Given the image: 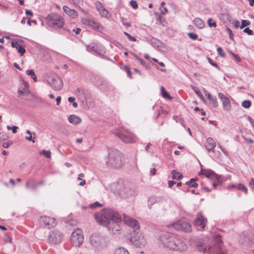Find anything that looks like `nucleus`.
<instances>
[{
    "label": "nucleus",
    "instance_id": "b1692460",
    "mask_svg": "<svg viewBox=\"0 0 254 254\" xmlns=\"http://www.w3.org/2000/svg\"><path fill=\"white\" fill-rule=\"evenodd\" d=\"M68 121L71 124L77 125L81 122V119L78 116L71 115L68 117Z\"/></svg>",
    "mask_w": 254,
    "mask_h": 254
},
{
    "label": "nucleus",
    "instance_id": "0eeeda50",
    "mask_svg": "<svg viewBox=\"0 0 254 254\" xmlns=\"http://www.w3.org/2000/svg\"><path fill=\"white\" fill-rule=\"evenodd\" d=\"M133 233L132 236L129 239L131 244L137 247H141L142 246H144L146 244V240L143 234L136 232L135 230H133Z\"/></svg>",
    "mask_w": 254,
    "mask_h": 254
},
{
    "label": "nucleus",
    "instance_id": "774afa93",
    "mask_svg": "<svg viewBox=\"0 0 254 254\" xmlns=\"http://www.w3.org/2000/svg\"><path fill=\"white\" fill-rule=\"evenodd\" d=\"M176 184V182L174 181H168V186L169 188H172L174 184Z\"/></svg>",
    "mask_w": 254,
    "mask_h": 254
},
{
    "label": "nucleus",
    "instance_id": "49530a36",
    "mask_svg": "<svg viewBox=\"0 0 254 254\" xmlns=\"http://www.w3.org/2000/svg\"><path fill=\"white\" fill-rule=\"evenodd\" d=\"M217 51L218 54L222 57L225 58L226 56L225 53L223 52V50L221 47H218L217 49Z\"/></svg>",
    "mask_w": 254,
    "mask_h": 254
},
{
    "label": "nucleus",
    "instance_id": "7c9ffc66",
    "mask_svg": "<svg viewBox=\"0 0 254 254\" xmlns=\"http://www.w3.org/2000/svg\"><path fill=\"white\" fill-rule=\"evenodd\" d=\"M155 48H157L158 50L161 51H165L167 49L166 45L160 40H159L158 44Z\"/></svg>",
    "mask_w": 254,
    "mask_h": 254
},
{
    "label": "nucleus",
    "instance_id": "4c0bfd02",
    "mask_svg": "<svg viewBox=\"0 0 254 254\" xmlns=\"http://www.w3.org/2000/svg\"><path fill=\"white\" fill-rule=\"evenodd\" d=\"M251 102L250 100H245L242 102V106L246 109H249L251 107Z\"/></svg>",
    "mask_w": 254,
    "mask_h": 254
},
{
    "label": "nucleus",
    "instance_id": "13d9d810",
    "mask_svg": "<svg viewBox=\"0 0 254 254\" xmlns=\"http://www.w3.org/2000/svg\"><path fill=\"white\" fill-rule=\"evenodd\" d=\"M125 69L126 71L127 72L128 76L129 78H132V77H131V71L130 70L128 66H126L125 67Z\"/></svg>",
    "mask_w": 254,
    "mask_h": 254
},
{
    "label": "nucleus",
    "instance_id": "3c124183",
    "mask_svg": "<svg viewBox=\"0 0 254 254\" xmlns=\"http://www.w3.org/2000/svg\"><path fill=\"white\" fill-rule=\"evenodd\" d=\"M226 31L227 32V33L229 34L230 39H231L232 40H234L233 34L232 33V31L229 28H227L226 29Z\"/></svg>",
    "mask_w": 254,
    "mask_h": 254
},
{
    "label": "nucleus",
    "instance_id": "6e6d98bb",
    "mask_svg": "<svg viewBox=\"0 0 254 254\" xmlns=\"http://www.w3.org/2000/svg\"><path fill=\"white\" fill-rule=\"evenodd\" d=\"M231 54L233 56V57L235 58V59L238 62H241V59L240 57H239L237 55L233 53L232 52H230Z\"/></svg>",
    "mask_w": 254,
    "mask_h": 254
},
{
    "label": "nucleus",
    "instance_id": "4d7b16f0",
    "mask_svg": "<svg viewBox=\"0 0 254 254\" xmlns=\"http://www.w3.org/2000/svg\"><path fill=\"white\" fill-rule=\"evenodd\" d=\"M0 139H2V140H6L8 138V136L7 135V134L5 133H4V132H0Z\"/></svg>",
    "mask_w": 254,
    "mask_h": 254
},
{
    "label": "nucleus",
    "instance_id": "58836bf2",
    "mask_svg": "<svg viewBox=\"0 0 254 254\" xmlns=\"http://www.w3.org/2000/svg\"><path fill=\"white\" fill-rule=\"evenodd\" d=\"M193 90L195 92V93L196 94V95L202 100H203V96L200 91V90L197 88L195 87H193L192 88Z\"/></svg>",
    "mask_w": 254,
    "mask_h": 254
},
{
    "label": "nucleus",
    "instance_id": "052dcab7",
    "mask_svg": "<svg viewBox=\"0 0 254 254\" xmlns=\"http://www.w3.org/2000/svg\"><path fill=\"white\" fill-rule=\"evenodd\" d=\"M32 135H30L29 136H26L25 137V139L28 141H32L33 143H35V141L34 140V138L35 137V136H34V138H32Z\"/></svg>",
    "mask_w": 254,
    "mask_h": 254
},
{
    "label": "nucleus",
    "instance_id": "8fccbe9b",
    "mask_svg": "<svg viewBox=\"0 0 254 254\" xmlns=\"http://www.w3.org/2000/svg\"><path fill=\"white\" fill-rule=\"evenodd\" d=\"M99 12L100 13V14L102 15V16H104L105 17H108L109 12L105 8V7L104 8H103L102 10L100 11Z\"/></svg>",
    "mask_w": 254,
    "mask_h": 254
},
{
    "label": "nucleus",
    "instance_id": "0e129e2a",
    "mask_svg": "<svg viewBox=\"0 0 254 254\" xmlns=\"http://www.w3.org/2000/svg\"><path fill=\"white\" fill-rule=\"evenodd\" d=\"M18 45H19L17 41H12L11 43V46L12 48H15L16 49V47H17Z\"/></svg>",
    "mask_w": 254,
    "mask_h": 254
},
{
    "label": "nucleus",
    "instance_id": "1a4fd4ad",
    "mask_svg": "<svg viewBox=\"0 0 254 254\" xmlns=\"http://www.w3.org/2000/svg\"><path fill=\"white\" fill-rule=\"evenodd\" d=\"M171 227L177 230H182L184 232H189L190 231V225L186 218H183L172 224Z\"/></svg>",
    "mask_w": 254,
    "mask_h": 254
},
{
    "label": "nucleus",
    "instance_id": "de8ad7c7",
    "mask_svg": "<svg viewBox=\"0 0 254 254\" xmlns=\"http://www.w3.org/2000/svg\"><path fill=\"white\" fill-rule=\"evenodd\" d=\"M156 202V199L153 197H150L148 200V205L150 208L151 206L152 205Z\"/></svg>",
    "mask_w": 254,
    "mask_h": 254
},
{
    "label": "nucleus",
    "instance_id": "2eb2a0df",
    "mask_svg": "<svg viewBox=\"0 0 254 254\" xmlns=\"http://www.w3.org/2000/svg\"><path fill=\"white\" fill-rule=\"evenodd\" d=\"M63 238L62 233L57 230H54L50 232L48 236V241L50 243L53 244H58L60 243Z\"/></svg>",
    "mask_w": 254,
    "mask_h": 254
},
{
    "label": "nucleus",
    "instance_id": "2f4dec72",
    "mask_svg": "<svg viewBox=\"0 0 254 254\" xmlns=\"http://www.w3.org/2000/svg\"><path fill=\"white\" fill-rule=\"evenodd\" d=\"M26 74L29 76H31V78L33 79V80L35 82L37 81V76L35 74L34 70L33 69L27 70L26 71Z\"/></svg>",
    "mask_w": 254,
    "mask_h": 254
},
{
    "label": "nucleus",
    "instance_id": "bf43d9fd",
    "mask_svg": "<svg viewBox=\"0 0 254 254\" xmlns=\"http://www.w3.org/2000/svg\"><path fill=\"white\" fill-rule=\"evenodd\" d=\"M12 143V141L8 140L7 142H4L2 144V146L4 148H8L9 145Z\"/></svg>",
    "mask_w": 254,
    "mask_h": 254
},
{
    "label": "nucleus",
    "instance_id": "6ab92c4d",
    "mask_svg": "<svg viewBox=\"0 0 254 254\" xmlns=\"http://www.w3.org/2000/svg\"><path fill=\"white\" fill-rule=\"evenodd\" d=\"M90 241L93 246L98 247L100 246L101 243L102 238L99 235L94 234L92 235L90 237Z\"/></svg>",
    "mask_w": 254,
    "mask_h": 254
},
{
    "label": "nucleus",
    "instance_id": "bb28decb",
    "mask_svg": "<svg viewBox=\"0 0 254 254\" xmlns=\"http://www.w3.org/2000/svg\"><path fill=\"white\" fill-rule=\"evenodd\" d=\"M194 25L198 29H202L205 26L204 22L200 18H196L193 21Z\"/></svg>",
    "mask_w": 254,
    "mask_h": 254
},
{
    "label": "nucleus",
    "instance_id": "423d86ee",
    "mask_svg": "<svg viewBox=\"0 0 254 254\" xmlns=\"http://www.w3.org/2000/svg\"><path fill=\"white\" fill-rule=\"evenodd\" d=\"M125 143H131L135 141V135L129 130L120 129L114 132Z\"/></svg>",
    "mask_w": 254,
    "mask_h": 254
},
{
    "label": "nucleus",
    "instance_id": "338daca9",
    "mask_svg": "<svg viewBox=\"0 0 254 254\" xmlns=\"http://www.w3.org/2000/svg\"><path fill=\"white\" fill-rule=\"evenodd\" d=\"M25 13L27 15H30L31 16H33V12L30 10L26 9L25 10Z\"/></svg>",
    "mask_w": 254,
    "mask_h": 254
},
{
    "label": "nucleus",
    "instance_id": "9b49d317",
    "mask_svg": "<svg viewBox=\"0 0 254 254\" xmlns=\"http://www.w3.org/2000/svg\"><path fill=\"white\" fill-rule=\"evenodd\" d=\"M39 221L41 227L47 229L53 228L57 224L55 218L47 216L41 217Z\"/></svg>",
    "mask_w": 254,
    "mask_h": 254
},
{
    "label": "nucleus",
    "instance_id": "72a5a7b5",
    "mask_svg": "<svg viewBox=\"0 0 254 254\" xmlns=\"http://www.w3.org/2000/svg\"><path fill=\"white\" fill-rule=\"evenodd\" d=\"M161 94L162 96L165 98L167 99H171L172 97L171 96L167 93V92L166 91L165 88L163 86L161 87Z\"/></svg>",
    "mask_w": 254,
    "mask_h": 254
},
{
    "label": "nucleus",
    "instance_id": "680f3d73",
    "mask_svg": "<svg viewBox=\"0 0 254 254\" xmlns=\"http://www.w3.org/2000/svg\"><path fill=\"white\" fill-rule=\"evenodd\" d=\"M233 23H234V25L235 27L236 28H238L239 27L240 28V26H241L240 22L238 20H234Z\"/></svg>",
    "mask_w": 254,
    "mask_h": 254
},
{
    "label": "nucleus",
    "instance_id": "aec40b11",
    "mask_svg": "<svg viewBox=\"0 0 254 254\" xmlns=\"http://www.w3.org/2000/svg\"><path fill=\"white\" fill-rule=\"evenodd\" d=\"M205 146L208 151H214V148L216 146V143L212 138L209 137L206 140Z\"/></svg>",
    "mask_w": 254,
    "mask_h": 254
},
{
    "label": "nucleus",
    "instance_id": "79ce46f5",
    "mask_svg": "<svg viewBox=\"0 0 254 254\" xmlns=\"http://www.w3.org/2000/svg\"><path fill=\"white\" fill-rule=\"evenodd\" d=\"M139 62H140V64H141L146 69H149L150 68V64L146 63L142 59H139Z\"/></svg>",
    "mask_w": 254,
    "mask_h": 254
},
{
    "label": "nucleus",
    "instance_id": "f704fd0d",
    "mask_svg": "<svg viewBox=\"0 0 254 254\" xmlns=\"http://www.w3.org/2000/svg\"><path fill=\"white\" fill-rule=\"evenodd\" d=\"M237 189L243 191L246 194L248 193L247 188L244 185H243L242 184H237Z\"/></svg>",
    "mask_w": 254,
    "mask_h": 254
},
{
    "label": "nucleus",
    "instance_id": "e2e57ef3",
    "mask_svg": "<svg viewBox=\"0 0 254 254\" xmlns=\"http://www.w3.org/2000/svg\"><path fill=\"white\" fill-rule=\"evenodd\" d=\"M218 97L222 101H223L226 98V97H227L224 95L223 93H218Z\"/></svg>",
    "mask_w": 254,
    "mask_h": 254
},
{
    "label": "nucleus",
    "instance_id": "864d4df0",
    "mask_svg": "<svg viewBox=\"0 0 254 254\" xmlns=\"http://www.w3.org/2000/svg\"><path fill=\"white\" fill-rule=\"evenodd\" d=\"M124 34L127 37V38H128V39L130 41H133V42H135L136 41V39L135 38H134V37L131 36L130 34H129L127 32H124Z\"/></svg>",
    "mask_w": 254,
    "mask_h": 254
},
{
    "label": "nucleus",
    "instance_id": "5701e85b",
    "mask_svg": "<svg viewBox=\"0 0 254 254\" xmlns=\"http://www.w3.org/2000/svg\"><path fill=\"white\" fill-rule=\"evenodd\" d=\"M205 94L207 99L210 101V104L212 105L213 107L216 108L218 106L216 98L215 97L212 96L207 91H205Z\"/></svg>",
    "mask_w": 254,
    "mask_h": 254
},
{
    "label": "nucleus",
    "instance_id": "dca6fc26",
    "mask_svg": "<svg viewBox=\"0 0 254 254\" xmlns=\"http://www.w3.org/2000/svg\"><path fill=\"white\" fill-rule=\"evenodd\" d=\"M123 216L124 221L127 225L132 228L133 230L136 231L139 229V225L136 219L131 218L130 216L125 214H124Z\"/></svg>",
    "mask_w": 254,
    "mask_h": 254
},
{
    "label": "nucleus",
    "instance_id": "ddd939ff",
    "mask_svg": "<svg viewBox=\"0 0 254 254\" xmlns=\"http://www.w3.org/2000/svg\"><path fill=\"white\" fill-rule=\"evenodd\" d=\"M200 173L208 179L213 181V182H218V183L222 184V180L221 179V176L216 174L213 170L210 169H201Z\"/></svg>",
    "mask_w": 254,
    "mask_h": 254
},
{
    "label": "nucleus",
    "instance_id": "5fc2aeb1",
    "mask_svg": "<svg viewBox=\"0 0 254 254\" xmlns=\"http://www.w3.org/2000/svg\"><path fill=\"white\" fill-rule=\"evenodd\" d=\"M130 5L134 9H136L138 7V5L137 2L135 0H131L130 2Z\"/></svg>",
    "mask_w": 254,
    "mask_h": 254
},
{
    "label": "nucleus",
    "instance_id": "a878e982",
    "mask_svg": "<svg viewBox=\"0 0 254 254\" xmlns=\"http://www.w3.org/2000/svg\"><path fill=\"white\" fill-rule=\"evenodd\" d=\"M223 109L225 111H230L231 109L230 101L228 97L226 98L222 101Z\"/></svg>",
    "mask_w": 254,
    "mask_h": 254
},
{
    "label": "nucleus",
    "instance_id": "69168bd1",
    "mask_svg": "<svg viewBox=\"0 0 254 254\" xmlns=\"http://www.w3.org/2000/svg\"><path fill=\"white\" fill-rule=\"evenodd\" d=\"M249 186L252 189L254 190V179H251V181L249 183Z\"/></svg>",
    "mask_w": 254,
    "mask_h": 254
},
{
    "label": "nucleus",
    "instance_id": "20e7f679",
    "mask_svg": "<svg viewBox=\"0 0 254 254\" xmlns=\"http://www.w3.org/2000/svg\"><path fill=\"white\" fill-rule=\"evenodd\" d=\"M123 154L119 150L111 148L108 150V156L106 159V164L108 167L120 168L125 164Z\"/></svg>",
    "mask_w": 254,
    "mask_h": 254
},
{
    "label": "nucleus",
    "instance_id": "6e6552de",
    "mask_svg": "<svg viewBox=\"0 0 254 254\" xmlns=\"http://www.w3.org/2000/svg\"><path fill=\"white\" fill-rule=\"evenodd\" d=\"M47 81L51 87L55 90H59L63 87V80L62 78L57 75H52L48 77Z\"/></svg>",
    "mask_w": 254,
    "mask_h": 254
},
{
    "label": "nucleus",
    "instance_id": "7ed1b4c3",
    "mask_svg": "<svg viewBox=\"0 0 254 254\" xmlns=\"http://www.w3.org/2000/svg\"><path fill=\"white\" fill-rule=\"evenodd\" d=\"M223 242L219 235H216L213 241L206 245L202 242L195 244L196 250L202 253L209 254H224L225 251L222 248Z\"/></svg>",
    "mask_w": 254,
    "mask_h": 254
},
{
    "label": "nucleus",
    "instance_id": "a211bd4d",
    "mask_svg": "<svg viewBox=\"0 0 254 254\" xmlns=\"http://www.w3.org/2000/svg\"><path fill=\"white\" fill-rule=\"evenodd\" d=\"M240 243L245 245H250L254 243V241L250 238L248 233L245 232L240 236Z\"/></svg>",
    "mask_w": 254,
    "mask_h": 254
},
{
    "label": "nucleus",
    "instance_id": "cd10ccee",
    "mask_svg": "<svg viewBox=\"0 0 254 254\" xmlns=\"http://www.w3.org/2000/svg\"><path fill=\"white\" fill-rule=\"evenodd\" d=\"M172 179L173 180H180L183 178V175L182 173H179L177 170H173L172 171Z\"/></svg>",
    "mask_w": 254,
    "mask_h": 254
},
{
    "label": "nucleus",
    "instance_id": "f3484780",
    "mask_svg": "<svg viewBox=\"0 0 254 254\" xmlns=\"http://www.w3.org/2000/svg\"><path fill=\"white\" fill-rule=\"evenodd\" d=\"M86 48L88 51L94 52L99 55H102L105 52L104 47L98 44L94 43L92 45H87Z\"/></svg>",
    "mask_w": 254,
    "mask_h": 254
},
{
    "label": "nucleus",
    "instance_id": "39448f33",
    "mask_svg": "<svg viewBox=\"0 0 254 254\" xmlns=\"http://www.w3.org/2000/svg\"><path fill=\"white\" fill-rule=\"evenodd\" d=\"M45 20L49 26L55 29H61L64 24V18L56 13L49 14Z\"/></svg>",
    "mask_w": 254,
    "mask_h": 254
},
{
    "label": "nucleus",
    "instance_id": "a19ab883",
    "mask_svg": "<svg viewBox=\"0 0 254 254\" xmlns=\"http://www.w3.org/2000/svg\"><path fill=\"white\" fill-rule=\"evenodd\" d=\"M207 60L211 65L215 67L218 70L221 69L220 67L217 65V64L216 63H215L211 59H210V58H207Z\"/></svg>",
    "mask_w": 254,
    "mask_h": 254
},
{
    "label": "nucleus",
    "instance_id": "f8f14e48",
    "mask_svg": "<svg viewBox=\"0 0 254 254\" xmlns=\"http://www.w3.org/2000/svg\"><path fill=\"white\" fill-rule=\"evenodd\" d=\"M119 195L122 198H127L134 194V191L128 185H121L118 190Z\"/></svg>",
    "mask_w": 254,
    "mask_h": 254
},
{
    "label": "nucleus",
    "instance_id": "09e8293b",
    "mask_svg": "<svg viewBox=\"0 0 254 254\" xmlns=\"http://www.w3.org/2000/svg\"><path fill=\"white\" fill-rule=\"evenodd\" d=\"M103 205L100 203L98 201H96L94 203L89 205V207L91 208H95L96 207H101Z\"/></svg>",
    "mask_w": 254,
    "mask_h": 254
},
{
    "label": "nucleus",
    "instance_id": "ea45409f",
    "mask_svg": "<svg viewBox=\"0 0 254 254\" xmlns=\"http://www.w3.org/2000/svg\"><path fill=\"white\" fill-rule=\"evenodd\" d=\"M251 24V22L248 20H242V24L240 26V29H243L244 27L250 25Z\"/></svg>",
    "mask_w": 254,
    "mask_h": 254
},
{
    "label": "nucleus",
    "instance_id": "4468645a",
    "mask_svg": "<svg viewBox=\"0 0 254 254\" xmlns=\"http://www.w3.org/2000/svg\"><path fill=\"white\" fill-rule=\"evenodd\" d=\"M207 223V219L203 216L201 212H197L196 217L193 222V225L195 227H199L201 230H203Z\"/></svg>",
    "mask_w": 254,
    "mask_h": 254
},
{
    "label": "nucleus",
    "instance_id": "f03ea898",
    "mask_svg": "<svg viewBox=\"0 0 254 254\" xmlns=\"http://www.w3.org/2000/svg\"><path fill=\"white\" fill-rule=\"evenodd\" d=\"M160 245L170 250L183 252L187 250L188 247L180 237L168 232L161 234L158 239Z\"/></svg>",
    "mask_w": 254,
    "mask_h": 254
},
{
    "label": "nucleus",
    "instance_id": "a18cd8bd",
    "mask_svg": "<svg viewBox=\"0 0 254 254\" xmlns=\"http://www.w3.org/2000/svg\"><path fill=\"white\" fill-rule=\"evenodd\" d=\"M207 23H208L209 26L211 27H216L217 26L216 22L215 21H214L213 20V19L211 18L208 19Z\"/></svg>",
    "mask_w": 254,
    "mask_h": 254
},
{
    "label": "nucleus",
    "instance_id": "c03bdc74",
    "mask_svg": "<svg viewBox=\"0 0 254 254\" xmlns=\"http://www.w3.org/2000/svg\"><path fill=\"white\" fill-rule=\"evenodd\" d=\"M41 154H43V155H44L47 158H50L51 157V152L50 151H47V150H43L41 152Z\"/></svg>",
    "mask_w": 254,
    "mask_h": 254
},
{
    "label": "nucleus",
    "instance_id": "393cba45",
    "mask_svg": "<svg viewBox=\"0 0 254 254\" xmlns=\"http://www.w3.org/2000/svg\"><path fill=\"white\" fill-rule=\"evenodd\" d=\"M104 81L103 78L98 75L95 76L93 79V82L97 86L102 85L104 84Z\"/></svg>",
    "mask_w": 254,
    "mask_h": 254
},
{
    "label": "nucleus",
    "instance_id": "e433bc0d",
    "mask_svg": "<svg viewBox=\"0 0 254 254\" xmlns=\"http://www.w3.org/2000/svg\"><path fill=\"white\" fill-rule=\"evenodd\" d=\"M16 49L18 50V52L20 54L21 56H23L26 52V50L24 47L20 45H18Z\"/></svg>",
    "mask_w": 254,
    "mask_h": 254
},
{
    "label": "nucleus",
    "instance_id": "473e14b6",
    "mask_svg": "<svg viewBox=\"0 0 254 254\" xmlns=\"http://www.w3.org/2000/svg\"><path fill=\"white\" fill-rule=\"evenodd\" d=\"M148 41L153 47L156 48L158 44L159 40L154 37H151L149 39H148Z\"/></svg>",
    "mask_w": 254,
    "mask_h": 254
},
{
    "label": "nucleus",
    "instance_id": "c85d7f7f",
    "mask_svg": "<svg viewBox=\"0 0 254 254\" xmlns=\"http://www.w3.org/2000/svg\"><path fill=\"white\" fill-rule=\"evenodd\" d=\"M76 94L82 99L85 98V90L82 88H78L75 91Z\"/></svg>",
    "mask_w": 254,
    "mask_h": 254
},
{
    "label": "nucleus",
    "instance_id": "9d476101",
    "mask_svg": "<svg viewBox=\"0 0 254 254\" xmlns=\"http://www.w3.org/2000/svg\"><path fill=\"white\" fill-rule=\"evenodd\" d=\"M70 240L73 245L76 247L82 245L84 242V237L82 234L81 230L79 229L75 230L71 233Z\"/></svg>",
    "mask_w": 254,
    "mask_h": 254
},
{
    "label": "nucleus",
    "instance_id": "c756f323",
    "mask_svg": "<svg viewBox=\"0 0 254 254\" xmlns=\"http://www.w3.org/2000/svg\"><path fill=\"white\" fill-rule=\"evenodd\" d=\"M115 254H129V253L126 249L120 247L116 249Z\"/></svg>",
    "mask_w": 254,
    "mask_h": 254
},
{
    "label": "nucleus",
    "instance_id": "c9c22d12",
    "mask_svg": "<svg viewBox=\"0 0 254 254\" xmlns=\"http://www.w3.org/2000/svg\"><path fill=\"white\" fill-rule=\"evenodd\" d=\"M38 187V184H35L32 182H27L26 184V187L27 188H30L32 190H35Z\"/></svg>",
    "mask_w": 254,
    "mask_h": 254
},
{
    "label": "nucleus",
    "instance_id": "603ef678",
    "mask_svg": "<svg viewBox=\"0 0 254 254\" xmlns=\"http://www.w3.org/2000/svg\"><path fill=\"white\" fill-rule=\"evenodd\" d=\"M244 32L247 33L249 35H253L254 34L253 31L251 30L249 27L245 28Z\"/></svg>",
    "mask_w": 254,
    "mask_h": 254
},
{
    "label": "nucleus",
    "instance_id": "412c9836",
    "mask_svg": "<svg viewBox=\"0 0 254 254\" xmlns=\"http://www.w3.org/2000/svg\"><path fill=\"white\" fill-rule=\"evenodd\" d=\"M64 11L71 18H75L77 16V11L75 9L69 8L67 6H63Z\"/></svg>",
    "mask_w": 254,
    "mask_h": 254
},
{
    "label": "nucleus",
    "instance_id": "f257e3e1",
    "mask_svg": "<svg viewBox=\"0 0 254 254\" xmlns=\"http://www.w3.org/2000/svg\"><path fill=\"white\" fill-rule=\"evenodd\" d=\"M94 218L100 225L106 227L113 234H119L121 229L122 217L117 211L105 208L95 213Z\"/></svg>",
    "mask_w": 254,
    "mask_h": 254
},
{
    "label": "nucleus",
    "instance_id": "4be33fe9",
    "mask_svg": "<svg viewBox=\"0 0 254 254\" xmlns=\"http://www.w3.org/2000/svg\"><path fill=\"white\" fill-rule=\"evenodd\" d=\"M83 23L91 26L93 28L96 30H99L101 27V25L98 23L91 19H85L83 21Z\"/></svg>",
    "mask_w": 254,
    "mask_h": 254
},
{
    "label": "nucleus",
    "instance_id": "37998d69",
    "mask_svg": "<svg viewBox=\"0 0 254 254\" xmlns=\"http://www.w3.org/2000/svg\"><path fill=\"white\" fill-rule=\"evenodd\" d=\"M95 5L97 10L99 12L102 10V9L104 8L102 4L100 1H96L95 3Z\"/></svg>",
    "mask_w": 254,
    "mask_h": 254
}]
</instances>
